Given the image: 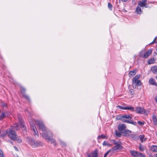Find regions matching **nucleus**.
Returning a JSON list of instances; mask_svg holds the SVG:
<instances>
[{"label":"nucleus","mask_w":157,"mask_h":157,"mask_svg":"<svg viewBox=\"0 0 157 157\" xmlns=\"http://www.w3.org/2000/svg\"><path fill=\"white\" fill-rule=\"evenodd\" d=\"M116 119L118 120H121L123 122L135 125L137 124L136 122H133L131 120L132 117L129 115H120L117 116Z\"/></svg>","instance_id":"f257e3e1"},{"label":"nucleus","mask_w":157,"mask_h":157,"mask_svg":"<svg viewBox=\"0 0 157 157\" xmlns=\"http://www.w3.org/2000/svg\"><path fill=\"white\" fill-rule=\"evenodd\" d=\"M7 134L8 137L13 140H16L17 142L21 143L22 142V140L19 138V137L17 136L15 131L13 130L10 128L7 130Z\"/></svg>","instance_id":"f03ea898"},{"label":"nucleus","mask_w":157,"mask_h":157,"mask_svg":"<svg viewBox=\"0 0 157 157\" xmlns=\"http://www.w3.org/2000/svg\"><path fill=\"white\" fill-rule=\"evenodd\" d=\"M140 77V75H137L132 78V84L133 88L135 89L136 87L137 89L141 88V82L140 80L138 79Z\"/></svg>","instance_id":"7ed1b4c3"},{"label":"nucleus","mask_w":157,"mask_h":157,"mask_svg":"<svg viewBox=\"0 0 157 157\" xmlns=\"http://www.w3.org/2000/svg\"><path fill=\"white\" fill-rule=\"evenodd\" d=\"M26 139L28 144L34 147H38L41 145L42 144L40 142L35 141L34 139L29 137H27Z\"/></svg>","instance_id":"20e7f679"},{"label":"nucleus","mask_w":157,"mask_h":157,"mask_svg":"<svg viewBox=\"0 0 157 157\" xmlns=\"http://www.w3.org/2000/svg\"><path fill=\"white\" fill-rule=\"evenodd\" d=\"M46 132L40 133V134L43 138L48 140L50 139V137H52V133L49 130H46Z\"/></svg>","instance_id":"39448f33"},{"label":"nucleus","mask_w":157,"mask_h":157,"mask_svg":"<svg viewBox=\"0 0 157 157\" xmlns=\"http://www.w3.org/2000/svg\"><path fill=\"white\" fill-rule=\"evenodd\" d=\"M18 118L19 120V122L22 128V130L23 131L24 133L27 132V129L26 127L24 125V123L23 120L22 119L20 115H18Z\"/></svg>","instance_id":"423d86ee"},{"label":"nucleus","mask_w":157,"mask_h":157,"mask_svg":"<svg viewBox=\"0 0 157 157\" xmlns=\"http://www.w3.org/2000/svg\"><path fill=\"white\" fill-rule=\"evenodd\" d=\"M123 147L120 144H117L115 146L113 147L110 150V151H111V154L116 152L117 151V150H121Z\"/></svg>","instance_id":"0eeeda50"},{"label":"nucleus","mask_w":157,"mask_h":157,"mask_svg":"<svg viewBox=\"0 0 157 157\" xmlns=\"http://www.w3.org/2000/svg\"><path fill=\"white\" fill-rule=\"evenodd\" d=\"M37 124L39 128L43 132L46 131V127L44 123L41 121H38L37 122Z\"/></svg>","instance_id":"6e6552de"},{"label":"nucleus","mask_w":157,"mask_h":157,"mask_svg":"<svg viewBox=\"0 0 157 157\" xmlns=\"http://www.w3.org/2000/svg\"><path fill=\"white\" fill-rule=\"evenodd\" d=\"M30 125L31 126V129L33 132V134L34 135L36 136H37V137L39 136L36 127L34 125V124L33 123H32L31 122L30 123Z\"/></svg>","instance_id":"1a4fd4ad"},{"label":"nucleus","mask_w":157,"mask_h":157,"mask_svg":"<svg viewBox=\"0 0 157 157\" xmlns=\"http://www.w3.org/2000/svg\"><path fill=\"white\" fill-rule=\"evenodd\" d=\"M134 110L133 111H135L138 113L144 114L145 112V109L143 108L140 107H136Z\"/></svg>","instance_id":"9d476101"},{"label":"nucleus","mask_w":157,"mask_h":157,"mask_svg":"<svg viewBox=\"0 0 157 157\" xmlns=\"http://www.w3.org/2000/svg\"><path fill=\"white\" fill-rule=\"evenodd\" d=\"M98 150L96 149L92 153H87V157H98Z\"/></svg>","instance_id":"9b49d317"},{"label":"nucleus","mask_w":157,"mask_h":157,"mask_svg":"<svg viewBox=\"0 0 157 157\" xmlns=\"http://www.w3.org/2000/svg\"><path fill=\"white\" fill-rule=\"evenodd\" d=\"M120 109L123 110H129L132 112H133L134 110V108L131 106H127L126 107L122 106L120 105H118L117 106Z\"/></svg>","instance_id":"f8f14e48"},{"label":"nucleus","mask_w":157,"mask_h":157,"mask_svg":"<svg viewBox=\"0 0 157 157\" xmlns=\"http://www.w3.org/2000/svg\"><path fill=\"white\" fill-rule=\"evenodd\" d=\"M126 128V126L124 124H120L118 126V129L120 132H121L122 131L124 130Z\"/></svg>","instance_id":"ddd939ff"},{"label":"nucleus","mask_w":157,"mask_h":157,"mask_svg":"<svg viewBox=\"0 0 157 157\" xmlns=\"http://www.w3.org/2000/svg\"><path fill=\"white\" fill-rule=\"evenodd\" d=\"M152 49H150L147 50L145 53H144V58L145 59L148 57L152 53Z\"/></svg>","instance_id":"4468645a"},{"label":"nucleus","mask_w":157,"mask_h":157,"mask_svg":"<svg viewBox=\"0 0 157 157\" xmlns=\"http://www.w3.org/2000/svg\"><path fill=\"white\" fill-rule=\"evenodd\" d=\"M130 153L132 156L133 157H138L139 156V152L134 151H130Z\"/></svg>","instance_id":"2eb2a0df"},{"label":"nucleus","mask_w":157,"mask_h":157,"mask_svg":"<svg viewBox=\"0 0 157 157\" xmlns=\"http://www.w3.org/2000/svg\"><path fill=\"white\" fill-rule=\"evenodd\" d=\"M11 128L15 131H18L20 129V127L17 124H15L13 126H11Z\"/></svg>","instance_id":"dca6fc26"},{"label":"nucleus","mask_w":157,"mask_h":157,"mask_svg":"<svg viewBox=\"0 0 157 157\" xmlns=\"http://www.w3.org/2000/svg\"><path fill=\"white\" fill-rule=\"evenodd\" d=\"M136 72L137 70H136L131 71L128 73L129 76L130 77H132L136 74Z\"/></svg>","instance_id":"f3484780"},{"label":"nucleus","mask_w":157,"mask_h":157,"mask_svg":"<svg viewBox=\"0 0 157 157\" xmlns=\"http://www.w3.org/2000/svg\"><path fill=\"white\" fill-rule=\"evenodd\" d=\"M149 82L150 84L157 86V83L155 82V80L152 78H151L149 80Z\"/></svg>","instance_id":"a211bd4d"},{"label":"nucleus","mask_w":157,"mask_h":157,"mask_svg":"<svg viewBox=\"0 0 157 157\" xmlns=\"http://www.w3.org/2000/svg\"><path fill=\"white\" fill-rule=\"evenodd\" d=\"M7 130L6 131L2 130L0 131V137H4L7 134Z\"/></svg>","instance_id":"6ab92c4d"},{"label":"nucleus","mask_w":157,"mask_h":157,"mask_svg":"<svg viewBox=\"0 0 157 157\" xmlns=\"http://www.w3.org/2000/svg\"><path fill=\"white\" fill-rule=\"evenodd\" d=\"M151 71L155 74H157V66L152 67L151 69Z\"/></svg>","instance_id":"aec40b11"},{"label":"nucleus","mask_w":157,"mask_h":157,"mask_svg":"<svg viewBox=\"0 0 157 157\" xmlns=\"http://www.w3.org/2000/svg\"><path fill=\"white\" fill-rule=\"evenodd\" d=\"M131 132L130 130L128 129L125 130L124 132H123V135L124 136H129V133H130Z\"/></svg>","instance_id":"412c9836"},{"label":"nucleus","mask_w":157,"mask_h":157,"mask_svg":"<svg viewBox=\"0 0 157 157\" xmlns=\"http://www.w3.org/2000/svg\"><path fill=\"white\" fill-rule=\"evenodd\" d=\"M51 142V143L53 144L54 145L56 146L57 145V144L56 142V141L54 139L52 138V137H50V139H48Z\"/></svg>","instance_id":"4be33fe9"},{"label":"nucleus","mask_w":157,"mask_h":157,"mask_svg":"<svg viewBox=\"0 0 157 157\" xmlns=\"http://www.w3.org/2000/svg\"><path fill=\"white\" fill-rule=\"evenodd\" d=\"M6 113L5 112H2L0 115V120H2L4 118L6 117Z\"/></svg>","instance_id":"5701e85b"},{"label":"nucleus","mask_w":157,"mask_h":157,"mask_svg":"<svg viewBox=\"0 0 157 157\" xmlns=\"http://www.w3.org/2000/svg\"><path fill=\"white\" fill-rule=\"evenodd\" d=\"M136 11L137 13L141 14L142 12V11L140 7L137 6L136 8Z\"/></svg>","instance_id":"b1692460"},{"label":"nucleus","mask_w":157,"mask_h":157,"mask_svg":"<svg viewBox=\"0 0 157 157\" xmlns=\"http://www.w3.org/2000/svg\"><path fill=\"white\" fill-rule=\"evenodd\" d=\"M152 121L155 125L157 124V118L155 115L152 116Z\"/></svg>","instance_id":"393cba45"},{"label":"nucleus","mask_w":157,"mask_h":157,"mask_svg":"<svg viewBox=\"0 0 157 157\" xmlns=\"http://www.w3.org/2000/svg\"><path fill=\"white\" fill-rule=\"evenodd\" d=\"M151 149L153 151L157 152V146L152 145L151 147Z\"/></svg>","instance_id":"a878e982"},{"label":"nucleus","mask_w":157,"mask_h":157,"mask_svg":"<svg viewBox=\"0 0 157 157\" xmlns=\"http://www.w3.org/2000/svg\"><path fill=\"white\" fill-rule=\"evenodd\" d=\"M145 50H142L139 53V56L140 57H143L144 58V55Z\"/></svg>","instance_id":"bb28decb"},{"label":"nucleus","mask_w":157,"mask_h":157,"mask_svg":"<svg viewBox=\"0 0 157 157\" xmlns=\"http://www.w3.org/2000/svg\"><path fill=\"white\" fill-rule=\"evenodd\" d=\"M155 61L154 58H151L149 59L147 62V63L148 64H151L154 63Z\"/></svg>","instance_id":"cd10ccee"},{"label":"nucleus","mask_w":157,"mask_h":157,"mask_svg":"<svg viewBox=\"0 0 157 157\" xmlns=\"http://www.w3.org/2000/svg\"><path fill=\"white\" fill-rule=\"evenodd\" d=\"M22 95L23 97L27 100V101H30V98L28 95H26L25 94H24Z\"/></svg>","instance_id":"c85d7f7f"},{"label":"nucleus","mask_w":157,"mask_h":157,"mask_svg":"<svg viewBox=\"0 0 157 157\" xmlns=\"http://www.w3.org/2000/svg\"><path fill=\"white\" fill-rule=\"evenodd\" d=\"M138 5L141 7H144L145 3L141 1H139L138 3Z\"/></svg>","instance_id":"c756f323"},{"label":"nucleus","mask_w":157,"mask_h":157,"mask_svg":"<svg viewBox=\"0 0 157 157\" xmlns=\"http://www.w3.org/2000/svg\"><path fill=\"white\" fill-rule=\"evenodd\" d=\"M59 142H60V145L62 146L65 147V146H66V143L64 141H63L61 140H59Z\"/></svg>","instance_id":"7c9ffc66"},{"label":"nucleus","mask_w":157,"mask_h":157,"mask_svg":"<svg viewBox=\"0 0 157 157\" xmlns=\"http://www.w3.org/2000/svg\"><path fill=\"white\" fill-rule=\"evenodd\" d=\"M25 89L23 87H21V92L22 94V95H24V94H25Z\"/></svg>","instance_id":"2f4dec72"},{"label":"nucleus","mask_w":157,"mask_h":157,"mask_svg":"<svg viewBox=\"0 0 157 157\" xmlns=\"http://www.w3.org/2000/svg\"><path fill=\"white\" fill-rule=\"evenodd\" d=\"M144 135H140L139 136V138L140 140L141 141L143 142L144 141H145V140H143V139L144 138Z\"/></svg>","instance_id":"473e14b6"},{"label":"nucleus","mask_w":157,"mask_h":157,"mask_svg":"<svg viewBox=\"0 0 157 157\" xmlns=\"http://www.w3.org/2000/svg\"><path fill=\"white\" fill-rule=\"evenodd\" d=\"M108 7L109 9L110 10H112L113 6L110 3H108Z\"/></svg>","instance_id":"72a5a7b5"},{"label":"nucleus","mask_w":157,"mask_h":157,"mask_svg":"<svg viewBox=\"0 0 157 157\" xmlns=\"http://www.w3.org/2000/svg\"><path fill=\"white\" fill-rule=\"evenodd\" d=\"M115 134L118 137H120L121 135V133L120 132H118L117 130L115 131Z\"/></svg>","instance_id":"f704fd0d"},{"label":"nucleus","mask_w":157,"mask_h":157,"mask_svg":"<svg viewBox=\"0 0 157 157\" xmlns=\"http://www.w3.org/2000/svg\"><path fill=\"white\" fill-rule=\"evenodd\" d=\"M139 149L141 151H143L144 150V148L141 144H140L139 146Z\"/></svg>","instance_id":"c9c22d12"},{"label":"nucleus","mask_w":157,"mask_h":157,"mask_svg":"<svg viewBox=\"0 0 157 157\" xmlns=\"http://www.w3.org/2000/svg\"><path fill=\"white\" fill-rule=\"evenodd\" d=\"M106 136L104 135H101L100 136H99L98 137V139H104L105 138Z\"/></svg>","instance_id":"e433bc0d"},{"label":"nucleus","mask_w":157,"mask_h":157,"mask_svg":"<svg viewBox=\"0 0 157 157\" xmlns=\"http://www.w3.org/2000/svg\"><path fill=\"white\" fill-rule=\"evenodd\" d=\"M1 104L2 106L3 107H7V104L3 102H1Z\"/></svg>","instance_id":"4c0bfd02"},{"label":"nucleus","mask_w":157,"mask_h":157,"mask_svg":"<svg viewBox=\"0 0 157 157\" xmlns=\"http://www.w3.org/2000/svg\"><path fill=\"white\" fill-rule=\"evenodd\" d=\"M103 145L104 146H110V144H108L107 141H105L103 143Z\"/></svg>","instance_id":"58836bf2"},{"label":"nucleus","mask_w":157,"mask_h":157,"mask_svg":"<svg viewBox=\"0 0 157 157\" xmlns=\"http://www.w3.org/2000/svg\"><path fill=\"white\" fill-rule=\"evenodd\" d=\"M157 38V37H155V38L154 39V40H153V41L150 44H154V43H156V40Z\"/></svg>","instance_id":"ea45409f"},{"label":"nucleus","mask_w":157,"mask_h":157,"mask_svg":"<svg viewBox=\"0 0 157 157\" xmlns=\"http://www.w3.org/2000/svg\"><path fill=\"white\" fill-rule=\"evenodd\" d=\"M0 157H4L2 151L0 149Z\"/></svg>","instance_id":"a19ab883"},{"label":"nucleus","mask_w":157,"mask_h":157,"mask_svg":"<svg viewBox=\"0 0 157 157\" xmlns=\"http://www.w3.org/2000/svg\"><path fill=\"white\" fill-rule=\"evenodd\" d=\"M109 152H111V151H110V150L108 151L104 155V157H106L107 155H108V154H109Z\"/></svg>","instance_id":"79ce46f5"},{"label":"nucleus","mask_w":157,"mask_h":157,"mask_svg":"<svg viewBox=\"0 0 157 157\" xmlns=\"http://www.w3.org/2000/svg\"><path fill=\"white\" fill-rule=\"evenodd\" d=\"M138 124H139L140 125H143L144 124V122H142L140 121H138L137 122Z\"/></svg>","instance_id":"37998d69"},{"label":"nucleus","mask_w":157,"mask_h":157,"mask_svg":"<svg viewBox=\"0 0 157 157\" xmlns=\"http://www.w3.org/2000/svg\"><path fill=\"white\" fill-rule=\"evenodd\" d=\"M139 156L140 157H145V155L142 153H139Z\"/></svg>","instance_id":"c03bdc74"},{"label":"nucleus","mask_w":157,"mask_h":157,"mask_svg":"<svg viewBox=\"0 0 157 157\" xmlns=\"http://www.w3.org/2000/svg\"><path fill=\"white\" fill-rule=\"evenodd\" d=\"M137 0H132V3L134 5H136V2Z\"/></svg>","instance_id":"a18cd8bd"},{"label":"nucleus","mask_w":157,"mask_h":157,"mask_svg":"<svg viewBox=\"0 0 157 157\" xmlns=\"http://www.w3.org/2000/svg\"><path fill=\"white\" fill-rule=\"evenodd\" d=\"M129 92L131 94H133L134 92L133 91V90L132 89L130 90H129Z\"/></svg>","instance_id":"49530a36"},{"label":"nucleus","mask_w":157,"mask_h":157,"mask_svg":"<svg viewBox=\"0 0 157 157\" xmlns=\"http://www.w3.org/2000/svg\"><path fill=\"white\" fill-rule=\"evenodd\" d=\"M147 0H142V2L144 3H146V2H147Z\"/></svg>","instance_id":"de8ad7c7"},{"label":"nucleus","mask_w":157,"mask_h":157,"mask_svg":"<svg viewBox=\"0 0 157 157\" xmlns=\"http://www.w3.org/2000/svg\"><path fill=\"white\" fill-rule=\"evenodd\" d=\"M13 147L16 151H18V149L15 146H14Z\"/></svg>","instance_id":"09e8293b"},{"label":"nucleus","mask_w":157,"mask_h":157,"mask_svg":"<svg viewBox=\"0 0 157 157\" xmlns=\"http://www.w3.org/2000/svg\"><path fill=\"white\" fill-rule=\"evenodd\" d=\"M154 99L155 101L157 103V96Z\"/></svg>","instance_id":"8fccbe9b"},{"label":"nucleus","mask_w":157,"mask_h":157,"mask_svg":"<svg viewBox=\"0 0 157 157\" xmlns=\"http://www.w3.org/2000/svg\"><path fill=\"white\" fill-rule=\"evenodd\" d=\"M144 7L145 8H148V6L147 5L146 3H145V4H144Z\"/></svg>","instance_id":"3c124183"},{"label":"nucleus","mask_w":157,"mask_h":157,"mask_svg":"<svg viewBox=\"0 0 157 157\" xmlns=\"http://www.w3.org/2000/svg\"><path fill=\"white\" fill-rule=\"evenodd\" d=\"M9 141L11 144H12V145H13V143L11 140H10Z\"/></svg>","instance_id":"603ef678"},{"label":"nucleus","mask_w":157,"mask_h":157,"mask_svg":"<svg viewBox=\"0 0 157 157\" xmlns=\"http://www.w3.org/2000/svg\"><path fill=\"white\" fill-rule=\"evenodd\" d=\"M154 157H157V154H155L154 155Z\"/></svg>","instance_id":"864d4df0"},{"label":"nucleus","mask_w":157,"mask_h":157,"mask_svg":"<svg viewBox=\"0 0 157 157\" xmlns=\"http://www.w3.org/2000/svg\"><path fill=\"white\" fill-rule=\"evenodd\" d=\"M122 1L124 2H125L127 1L128 0H121Z\"/></svg>","instance_id":"5fc2aeb1"},{"label":"nucleus","mask_w":157,"mask_h":157,"mask_svg":"<svg viewBox=\"0 0 157 157\" xmlns=\"http://www.w3.org/2000/svg\"><path fill=\"white\" fill-rule=\"evenodd\" d=\"M113 143H114V144H116V145L117 144H118L117 142H114Z\"/></svg>","instance_id":"6e6d98bb"},{"label":"nucleus","mask_w":157,"mask_h":157,"mask_svg":"<svg viewBox=\"0 0 157 157\" xmlns=\"http://www.w3.org/2000/svg\"><path fill=\"white\" fill-rule=\"evenodd\" d=\"M156 43H157V40L156 41Z\"/></svg>","instance_id":"4d7b16f0"},{"label":"nucleus","mask_w":157,"mask_h":157,"mask_svg":"<svg viewBox=\"0 0 157 157\" xmlns=\"http://www.w3.org/2000/svg\"><path fill=\"white\" fill-rule=\"evenodd\" d=\"M156 51H157V48H156Z\"/></svg>","instance_id":"13d9d810"},{"label":"nucleus","mask_w":157,"mask_h":157,"mask_svg":"<svg viewBox=\"0 0 157 157\" xmlns=\"http://www.w3.org/2000/svg\"><path fill=\"white\" fill-rule=\"evenodd\" d=\"M26 111H27V112L28 113V111L27 110Z\"/></svg>","instance_id":"bf43d9fd"}]
</instances>
